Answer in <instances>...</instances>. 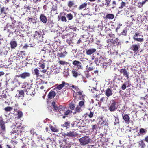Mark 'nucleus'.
<instances>
[{
	"label": "nucleus",
	"mask_w": 148,
	"mask_h": 148,
	"mask_svg": "<svg viewBox=\"0 0 148 148\" xmlns=\"http://www.w3.org/2000/svg\"><path fill=\"white\" fill-rule=\"evenodd\" d=\"M117 4L116 2L115 1H112V9H114L116 7V5Z\"/></svg>",
	"instance_id": "864d4df0"
},
{
	"label": "nucleus",
	"mask_w": 148,
	"mask_h": 148,
	"mask_svg": "<svg viewBox=\"0 0 148 148\" xmlns=\"http://www.w3.org/2000/svg\"><path fill=\"white\" fill-rule=\"evenodd\" d=\"M139 146L141 148H144L145 146V145L142 141H141L139 143Z\"/></svg>",
	"instance_id": "49530a36"
},
{
	"label": "nucleus",
	"mask_w": 148,
	"mask_h": 148,
	"mask_svg": "<svg viewBox=\"0 0 148 148\" xmlns=\"http://www.w3.org/2000/svg\"><path fill=\"white\" fill-rule=\"evenodd\" d=\"M8 8H6L4 7H1L0 6V12L1 14H4L6 16L7 14L6 12V10Z\"/></svg>",
	"instance_id": "cd10ccee"
},
{
	"label": "nucleus",
	"mask_w": 148,
	"mask_h": 148,
	"mask_svg": "<svg viewBox=\"0 0 148 148\" xmlns=\"http://www.w3.org/2000/svg\"><path fill=\"white\" fill-rule=\"evenodd\" d=\"M35 75L37 77H38L39 76V71L37 68H35L34 70Z\"/></svg>",
	"instance_id": "79ce46f5"
},
{
	"label": "nucleus",
	"mask_w": 148,
	"mask_h": 148,
	"mask_svg": "<svg viewBox=\"0 0 148 148\" xmlns=\"http://www.w3.org/2000/svg\"><path fill=\"white\" fill-rule=\"evenodd\" d=\"M34 37L36 38H38L40 37L41 36L42 34L41 33L40 31H36L35 32Z\"/></svg>",
	"instance_id": "2f4dec72"
},
{
	"label": "nucleus",
	"mask_w": 148,
	"mask_h": 148,
	"mask_svg": "<svg viewBox=\"0 0 148 148\" xmlns=\"http://www.w3.org/2000/svg\"><path fill=\"white\" fill-rule=\"evenodd\" d=\"M117 108L116 102L114 100H112L108 106V110L110 112H114L116 111Z\"/></svg>",
	"instance_id": "20e7f679"
},
{
	"label": "nucleus",
	"mask_w": 148,
	"mask_h": 148,
	"mask_svg": "<svg viewBox=\"0 0 148 148\" xmlns=\"http://www.w3.org/2000/svg\"><path fill=\"white\" fill-rule=\"evenodd\" d=\"M105 94L108 97L112 95V90H111L110 88H108L105 90Z\"/></svg>",
	"instance_id": "412c9836"
},
{
	"label": "nucleus",
	"mask_w": 148,
	"mask_h": 148,
	"mask_svg": "<svg viewBox=\"0 0 148 148\" xmlns=\"http://www.w3.org/2000/svg\"><path fill=\"white\" fill-rule=\"evenodd\" d=\"M10 47L12 49L15 48L17 45L16 41L13 40H11L10 43Z\"/></svg>",
	"instance_id": "4be33fe9"
},
{
	"label": "nucleus",
	"mask_w": 148,
	"mask_h": 148,
	"mask_svg": "<svg viewBox=\"0 0 148 148\" xmlns=\"http://www.w3.org/2000/svg\"><path fill=\"white\" fill-rule=\"evenodd\" d=\"M139 36H140V33H138V32H136L135 33V34L133 37V38L135 41L137 42H143L144 40L143 38H138Z\"/></svg>",
	"instance_id": "1a4fd4ad"
},
{
	"label": "nucleus",
	"mask_w": 148,
	"mask_h": 148,
	"mask_svg": "<svg viewBox=\"0 0 148 148\" xmlns=\"http://www.w3.org/2000/svg\"><path fill=\"white\" fill-rule=\"evenodd\" d=\"M88 114V116L90 118H91L94 115V112H91L89 114Z\"/></svg>",
	"instance_id": "bf43d9fd"
},
{
	"label": "nucleus",
	"mask_w": 148,
	"mask_h": 148,
	"mask_svg": "<svg viewBox=\"0 0 148 148\" xmlns=\"http://www.w3.org/2000/svg\"><path fill=\"white\" fill-rule=\"evenodd\" d=\"M96 51V49L95 48H90L88 49H86V53L87 55H90L95 53Z\"/></svg>",
	"instance_id": "dca6fc26"
},
{
	"label": "nucleus",
	"mask_w": 148,
	"mask_h": 148,
	"mask_svg": "<svg viewBox=\"0 0 148 148\" xmlns=\"http://www.w3.org/2000/svg\"><path fill=\"white\" fill-rule=\"evenodd\" d=\"M81 107H79V106L78 105L75 108L74 112H73L74 114H76V113L80 112L82 110L81 109Z\"/></svg>",
	"instance_id": "c9c22d12"
},
{
	"label": "nucleus",
	"mask_w": 148,
	"mask_h": 148,
	"mask_svg": "<svg viewBox=\"0 0 148 148\" xmlns=\"http://www.w3.org/2000/svg\"><path fill=\"white\" fill-rule=\"evenodd\" d=\"M96 64L95 63H91L89 65H87L86 66V69L87 71H92L95 69Z\"/></svg>",
	"instance_id": "9b49d317"
},
{
	"label": "nucleus",
	"mask_w": 148,
	"mask_h": 148,
	"mask_svg": "<svg viewBox=\"0 0 148 148\" xmlns=\"http://www.w3.org/2000/svg\"><path fill=\"white\" fill-rule=\"evenodd\" d=\"M32 85V83L30 84L26 82L25 84V87H27V88L30 87V86H31V85Z\"/></svg>",
	"instance_id": "13d9d810"
},
{
	"label": "nucleus",
	"mask_w": 148,
	"mask_h": 148,
	"mask_svg": "<svg viewBox=\"0 0 148 148\" xmlns=\"http://www.w3.org/2000/svg\"><path fill=\"white\" fill-rule=\"evenodd\" d=\"M65 16L63 15H59L58 16V20H60L62 22H66L67 20L66 17Z\"/></svg>",
	"instance_id": "bb28decb"
},
{
	"label": "nucleus",
	"mask_w": 148,
	"mask_h": 148,
	"mask_svg": "<svg viewBox=\"0 0 148 148\" xmlns=\"http://www.w3.org/2000/svg\"><path fill=\"white\" fill-rule=\"evenodd\" d=\"M69 108L72 110H74L75 108V105L74 104L71 103L70 105Z\"/></svg>",
	"instance_id": "4d7b16f0"
},
{
	"label": "nucleus",
	"mask_w": 148,
	"mask_h": 148,
	"mask_svg": "<svg viewBox=\"0 0 148 148\" xmlns=\"http://www.w3.org/2000/svg\"><path fill=\"white\" fill-rule=\"evenodd\" d=\"M59 63L61 64L64 65L65 64H66L68 63L67 62L65 61H60Z\"/></svg>",
	"instance_id": "680f3d73"
},
{
	"label": "nucleus",
	"mask_w": 148,
	"mask_h": 148,
	"mask_svg": "<svg viewBox=\"0 0 148 148\" xmlns=\"http://www.w3.org/2000/svg\"><path fill=\"white\" fill-rule=\"evenodd\" d=\"M49 127L51 130L53 132H58L59 131L58 129L51 125H50Z\"/></svg>",
	"instance_id": "58836bf2"
},
{
	"label": "nucleus",
	"mask_w": 148,
	"mask_h": 148,
	"mask_svg": "<svg viewBox=\"0 0 148 148\" xmlns=\"http://www.w3.org/2000/svg\"><path fill=\"white\" fill-rule=\"evenodd\" d=\"M56 95V94L55 91H51L48 95V98L49 99L53 98Z\"/></svg>",
	"instance_id": "b1692460"
},
{
	"label": "nucleus",
	"mask_w": 148,
	"mask_h": 148,
	"mask_svg": "<svg viewBox=\"0 0 148 148\" xmlns=\"http://www.w3.org/2000/svg\"><path fill=\"white\" fill-rule=\"evenodd\" d=\"M126 6V3L125 2L122 1L120 4V6L118 7L120 9H121Z\"/></svg>",
	"instance_id": "37998d69"
},
{
	"label": "nucleus",
	"mask_w": 148,
	"mask_h": 148,
	"mask_svg": "<svg viewBox=\"0 0 148 148\" xmlns=\"http://www.w3.org/2000/svg\"><path fill=\"white\" fill-rule=\"evenodd\" d=\"M39 66H40L42 69H44L45 67V64L44 63L41 64H40Z\"/></svg>",
	"instance_id": "338daca9"
},
{
	"label": "nucleus",
	"mask_w": 148,
	"mask_h": 148,
	"mask_svg": "<svg viewBox=\"0 0 148 148\" xmlns=\"http://www.w3.org/2000/svg\"><path fill=\"white\" fill-rule=\"evenodd\" d=\"M72 73L73 76L75 77H76L78 75L77 72L75 70H73L72 71Z\"/></svg>",
	"instance_id": "de8ad7c7"
},
{
	"label": "nucleus",
	"mask_w": 148,
	"mask_h": 148,
	"mask_svg": "<svg viewBox=\"0 0 148 148\" xmlns=\"http://www.w3.org/2000/svg\"><path fill=\"white\" fill-rule=\"evenodd\" d=\"M47 18L43 14H40V20L44 23H46L47 22Z\"/></svg>",
	"instance_id": "6ab92c4d"
},
{
	"label": "nucleus",
	"mask_w": 148,
	"mask_h": 148,
	"mask_svg": "<svg viewBox=\"0 0 148 148\" xmlns=\"http://www.w3.org/2000/svg\"><path fill=\"white\" fill-rule=\"evenodd\" d=\"M87 3L85 2L81 4L78 7V9L79 10H86V8L87 6Z\"/></svg>",
	"instance_id": "aec40b11"
},
{
	"label": "nucleus",
	"mask_w": 148,
	"mask_h": 148,
	"mask_svg": "<svg viewBox=\"0 0 148 148\" xmlns=\"http://www.w3.org/2000/svg\"><path fill=\"white\" fill-rule=\"evenodd\" d=\"M147 132L146 129H144L143 128H141L139 130V132H138L136 136H135L134 137L140 136L141 135H143L145 134Z\"/></svg>",
	"instance_id": "2eb2a0df"
},
{
	"label": "nucleus",
	"mask_w": 148,
	"mask_h": 148,
	"mask_svg": "<svg viewBox=\"0 0 148 148\" xmlns=\"http://www.w3.org/2000/svg\"><path fill=\"white\" fill-rule=\"evenodd\" d=\"M67 52L65 51L63 52H61L60 53H58L57 56L60 58H64L67 54Z\"/></svg>",
	"instance_id": "c756f323"
},
{
	"label": "nucleus",
	"mask_w": 148,
	"mask_h": 148,
	"mask_svg": "<svg viewBox=\"0 0 148 148\" xmlns=\"http://www.w3.org/2000/svg\"><path fill=\"white\" fill-rule=\"evenodd\" d=\"M105 5L107 7H108L110 6V3L111 2V0H105Z\"/></svg>",
	"instance_id": "09e8293b"
},
{
	"label": "nucleus",
	"mask_w": 148,
	"mask_h": 148,
	"mask_svg": "<svg viewBox=\"0 0 148 148\" xmlns=\"http://www.w3.org/2000/svg\"><path fill=\"white\" fill-rule=\"evenodd\" d=\"M106 42L109 44L118 45L120 42L119 39L116 38L115 39H109L107 40Z\"/></svg>",
	"instance_id": "39448f33"
},
{
	"label": "nucleus",
	"mask_w": 148,
	"mask_h": 148,
	"mask_svg": "<svg viewBox=\"0 0 148 148\" xmlns=\"http://www.w3.org/2000/svg\"><path fill=\"white\" fill-rule=\"evenodd\" d=\"M67 134V136L69 137H76L78 135V134L74 131H71L68 132Z\"/></svg>",
	"instance_id": "a211bd4d"
},
{
	"label": "nucleus",
	"mask_w": 148,
	"mask_h": 148,
	"mask_svg": "<svg viewBox=\"0 0 148 148\" xmlns=\"http://www.w3.org/2000/svg\"><path fill=\"white\" fill-rule=\"evenodd\" d=\"M82 100L80 101L78 103V105L82 108H84L85 107V100L84 99H81Z\"/></svg>",
	"instance_id": "7c9ffc66"
},
{
	"label": "nucleus",
	"mask_w": 148,
	"mask_h": 148,
	"mask_svg": "<svg viewBox=\"0 0 148 148\" xmlns=\"http://www.w3.org/2000/svg\"><path fill=\"white\" fill-rule=\"evenodd\" d=\"M113 116L115 119V121L114 122V125L115 126L117 124L119 125V121L118 116H116L114 115H113Z\"/></svg>",
	"instance_id": "72a5a7b5"
},
{
	"label": "nucleus",
	"mask_w": 148,
	"mask_h": 148,
	"mask_svg": "<svg viewBox=\"0 0 148 148\" xmlns=\"http://www.w3.org/2000/svg\"><path fill=\"white\" fill-rule=\"evenodd\" d=\"M70 123L69 121L65 122L64 124H62L61 126L64 127L67 129L70 127Z\"/></svg>",
	"instance_id": "473e14b6"
},
{
	"label": "nucleus",
	"mask_w": 148,
	"mask_h": 148,
	"mask_svg": "<svg viewBox=\"0 0 148 148\" xmlns=\"http://www.w3.org/2000/svg\"><path fill=\"white\" fill-rule=\"evenodd\" d=\"M13 82L16 87L19 86L20 84L19 81L16 78L14 79Z\"/></svg>",
	"instance_id": "a19ab883"
},
{
	"label": "nucleus",
	"mask_w": 148,
	"mask_h": 148,
	"mask_svg": "<svg viewBox=\"0 0 148 148\" xmlns=\"http://www.w3.org/2000/svg\"><path fill=\"white\" fill-rule=\"evenodd\" d=\"M114 18V15L112 14H108L104 17L105 20H106L108 19H112Z\"/></svg>",
	"instance_id": "c85d7f7f"
},
{
	"label": "nucleus",
	"mask_w": 148,
	"mask_h": 148,
	"mask_svg": "<svg viewBox=\"0 0 148 148\" xmlns=\"http://www.w3.org/2000/svg\"><path fill=\"white\" fill-rule=\"evenodd\" d=\"M13 109V107L10 106L5 107L4 108V110L6 112L10 111Z\"/></svg>",
	"instance_id": "c03bdc74"
},
{
	"label": "nucleus",
	"mask_w": 148,
	"mask_h": 148,
	"mask_svg": "<svg viewBox=\"0 0 148 148\" xmlns=\"http://www.w3.org/2000/svg\"><path fill=\"white\" fill-rule=\"evenodd\" d=\"M52 105L53 107V111L57 112L61 111H65L66 108V107L62 105H60L58 106L56 104V102L54 101H53L52 102Z\"/></svg>",
	"instance_id": "7ed1b4c3"
},
{
	"label": "nucleus",
	"mask_w": 148,
	"mask_h": 148,
	"mask_svg": "<svg viewBox=\"0 0 148 148\" xmlns=\"http://www.w3.org/2000/svg\"><path fill=\"white\" fill-rule=\"evenodd\" d=\"M70 35L69 34H67L66 35H63L62 37V38L63 39H65V38H68L69 37H70Z\"/></svg>",
	"instance_id": "e2e57ef3"
},
{
	"label": "nucleus",
	"mask_w": 148,
	"mask_h": 148,
	"mask_svg": "<svg viewBox=\"0 0 148 148\" xmlns=\"http://www.w3.org/2000/svg\"><path fill=\"white\" fill-rule=\"evenodd\" d=\"M90 92H92L95 96V98H97L98 97V94L99 92V90H97L96 88H95L94 87L92 88L90 90Z\"/></svg>",
	"instance_id": "f3484780"
},
{
	"label": "nucleus",
	"mask_w": 148,
	"mask_h": 148,
	"mask_svg": "<svg viewBox=\"0 0 148 148\" xmlns=\"http://www.w3.org/2000/svg\"><path fill=\"white\" fill-rule=\"evenodd\" d=\"M25 91V90H18L17 92L19 93V97H24V92Z\"/></svg>",
	"instance_id": "4c0bfd02"
},
{
	"label": "nucleus",
	"mask_w": 148,
	"mask_h": 148,
	"mask_svg": "<svg viewBox=\"0 0 148 148\" xmlns=\"http://www.w3.org/2000/svg\"><path fill=\"white\" fill-rule=\"evenodd\" d=\"M23 113L22 111H18L17 112V117L18 119H20L23 116Z\"/></svg>",
	"instance_id": "a18cd8bd"
},
{
	"label": "nucleus",
	"mask_w": 148,
	"mask_h": 148,
	"mask_svg": "<svg viewBox=\"0 0 148 148\" xmlns=\"http://www.w3.org/2000/svg\"><path fill=\"white\" fill-rule=\"evenodd\" d=\"M71 87L74 88L77 91H78L80 90L79 88L77 87L74 85H72Z\"/></svg>",
	"instance_id": "5fc2aeb1"
},
{
	"label": "nucleus",
	"mask_w": 148,
	"mask_h": 148,
	"mask_svg": "<svg viewBox=\"0 0 148 148\" xmlns=\"http://www.w3.org/2000/svg\"><path fill=\"white\" fill-rule=\"evenodd\" d=\"M25 52V51H20L19 52H18L17 53V55L21 57V55L24 52Z\"/></svg>",
	"instance_id": "0e129e2a"
},
{
	"label": "nucleus",
	"mask_w": 148,
	"mask_h": 148,
	"mask_svg": "<svg viewBox=\"0 0 148 148\" xmlns=\"http://www.w3.org/2000/svg\"><path fill=\"white\" fill-rule=\"evenodd\" d=\"M60 15H63L66 16L68 20H71L73 18V14L71 13L67 14L65 12L60 13Z\"/></svg>",
	"instance_id": "f8f14e48"
},
{
	"label": "nucleus",
	"mask_w": 148,
	"mask_h": 148,
	"mask_svg": "<svg viewBox=\"0 0 148 148\" xmlns=\"http://www.w3.org/2000/svg\"><path fill=\"white\" fill-rule=\"evenodd\" d=\"M120 73L123 74L124 76H125L127 79H128L129 77V73L125 68L121 69H119Z\"/></svg>",
	"instance_id": "6e6552de"
},
{
	"label": "nucleus",
	"mask_w": 148,
	"mask_h": 148,
	"mask_svg": "<svg viewBox=\"0 0 148 148\" xmlns=\"http://www.w3.org/2000/svg\"><path fill=\"white\" fill-rule=\"evenodd\" d=\"M25 92L27 95L32 97L34 96L35 94L34 89L32 88L31 86H30V87L26 89Z\"/></svg>",
	"instance_id": "0eeeda50"
},
{
	"label": "nucleus",
	"mask_w": 148,
	"mask_h": 148,
	"mask_svg": "<svg viewBox=\"0 0 148 148\" xmlns=\"http://www.w3.org/2000/svg\"><path fill=\"white\" fill-rule=\"evenodd\" d=\"M108 35L110 38H115V35L114 34L112 33L108 34Z\"/></svg>",
	"instance_id": "052dcab7"
},
{
	"label": "nucleus",
	"mask_w": 148,
	"mask_h": 148,
	"mask_svg": "<svg viewBox=\"0 0 148 148\" xmlns=\"http://www.w3.org/2000/svg\"><path fill=\"white\" fill-rule=\"evenodd\" d=\"M5 123L2 116L0 117V134L3 136L6 132Z\"/></svg>",
	"instance_id": "f03ea898"
},
{
	"label": "nucleus",
	"mask_w": 148,
	"mask_h": 148,
	"mask_svg": "<svg viewBox=\"0 0 148 148\" xmlns=\"http://www.w3.org/2000/svg\"><path fill=\"white\" fill-rule=\"evenodd\" d=\"M30 132L31 134H32L33 136H37V134L36 132H35L34 131V130L33 129L31 130H30Z\"/></svg>",
	"instance_id": "6e6d98bb"
},
{
	"label": "nucleus",
	"mask_w": 148,
	"mask_h": 148,
	"mask_svg": "<svg viewBox=\"0 0 148 148\" xmlns=\"http://www.w3.org/2000/svg\"><path fill=\"white\" fill-rule=\"evenodd\" d=\"M67 5L68 7L70 8L73 7H75L74 2L73 1H69Z\"/></svg>",
	"instance_id": "f704fd0d"
},
{
	"label": "nucleus",
	"mask_w": 148,
	"mask_h": 148,
	"mask_svg": "<svg viewBox=\"0 0 148 148\" xmlns=\"http://www.w3.org/2000/svg\"><path fill=\"white\" fill-rule=\"evenodd\" d=\"M72 64L75 66H76V68L77 69H81L82 68L81 63L79 61L75 60L73 62Z\"/></svg>",
	"instance_id": "ddd939ff"
},
{
	"label": "nucleus",
	"mask_w": 148,
	"mask_h": 148,
	"mask_svg": "<svg viewBox=\"0 0 148 148\" xmlns=\"http://www.w3.org/2000/svg\"><path fill=\"white\" fill-rule=\"evenodd\" d=\"M28 20L29 22L33 23V24L36 23V20L34 18H31L30 17H28Z\"/></svg>",
	"instance_id": "ea45409f"
},
{
	"label": "nucleus",
	"mask_w": 148,
	"mask_h": 148,
	"mask_svg": "<svg viewBox=\"0 0 148 148\" xmlns=\"http://www.w3.org/2000/svg\"><path fill=\"white\" fill-rule=\"evenodd\" d=\"M22 78L23 79H25L27 77H30L31 74L30 73L28 72H24L22 74Z\"/></svg>",
	"instance_id": "5701e85b"
},
{
	"label": "nucleus",
	"mask_w": 148,
	"mask_h": 148,
	"mask_svg": "<svg viewBox=\"0 0 148 148\" xmlns=\"http://www.w3.org/2000/svg\"><path fill=\"white\" fill-rule=\"evenodd\" d=\"M57 7L56 6H53L52 8V11H57Z\"/></svg>",
	"instance_id": "69168bd1"
},
{
	"label": "nucleus",
	"mask_w": 148,
	"mask_h": 148,
	"mask_svg": "<svg viewBox=\"0 0 148 148\" xmlns=\"http://www.w3.org/2000/svg\"><path fill=\"white\" fill-rule=\"evenodd\" d=\"M127 29H125L121 33V34L123 35L126 36L127 35Z\"/></svg>",
	"instance_id": "8fccbe9b"
},
{
	"label": "nucleus",
	"mask_w": 148,
	"mask_h": 148,
	"mask_svg": "<svg viewBox=\"0 0 148 148\" xmlns=\"http://www.w3.org/2000/svg\"><path fill=\"white\" fill-rule=\"evenodd\" d=\"M147 1V0H142L141 2L140 1L138 3V7L141 8L142 7L143 5L145 4Z\"/></svg>",
	"instance_id": "e433bc0d"
},
{
	"label": "nucleus",
	"mask_w": 148,
	"mask_h": 148,
	"mask_svg": "<svg viewBox=\"0 0 148 148\" xmlns=\"http://www.w3.org/2000/svg\"><path fill=\"white\" fill-rule=\"evenodd\" d=\"M130 114H126L124 115L122 114V116L123 119L125 123L129 124L130 122Z\"/></svg>",
	"instance_id": "9d476101"
},
{
	"label": "nucleus",
	"mask_w": 148,
	"mask_h": 148,
	"mask_svg": "<svg viewBox=\"0 0 148 148\" xmlns=\"http://www.w3.org/2000/svg\"><path fill=\"white\" fill-rule=\"evenodd\" d=\"M103 58L102 56H100L99 58H96L94 62L96 64V65H97V63H101L103 62Z\"/></svg>",
	"instance_id": "393cba45"
},
{
	"label": "nucleus",
	"mask_w": 148,
	"mask_h": 148,
	"mask_svg": "<svg viewBox=\"0 0 148 148\" xmlns=\"http://www.w3.org/2000/svg\"><path fill=\"white\" fill-rule=\"evenodd\" d=\"M80 145L82 146H85L89 144L92 143V140L89 136H85L80 138L79 139Z\"/></svg>",
	"instance_id": "f257e3e1"
},
{
	"label": "nucleus",
	"mask_w": 148,
	"mask_h": 148,
	"mask_svg": "<svg viewBox=\"0 0 148 148\" xmlns=\"http://www.w3.org/2000/svg\"><path fill=\"white\" fill-rule=\"evenodd\" d=\"M72 113V111H71L69 110H68L66 111L64 113V114L65 116H67L70 114H71Z\"/></svg>",
	"instance_id": "603ef678"
},
{
	"label": "nucleus",
	"mask_w": 148,
	"mask_h": 148,
	"mask_svg": "<svg viewBox=\"0 0 148 148\" xmlns=\"http://www.w3.org/2000/svg\"><path fill=\"white\" fill-rule=\"evenodd\" d=\"M66 42L69 45L72 43V38H69L67 39L66 40Z\"/></svg>",
	"instance_id": "3c124183"
},
{
	"label": "nucleus",
	"mask_w": 148,
	"mask_h": 148,
	"mask_svg": "<svg viewBox=\"0 0 148 148\" xmlns=\"http://www.w3.org/2000/svg\"><path fill=\"white\" fill-rule=\"evenodd\" d=\"M83 91L82 90H79L77 92V95L79 96V99L80 100L84 99V96H85L83 94Z\"/></svg>",
	"instance_id": "a878e982"
},
{
	"label": "nucleus",
	"mask_w": 148,
	"mask_h": 148,
	"mask_svg": "<svg viewBox=\"0 0 148 148\" xmlns=\"http://www.w3.org/2000/svg\"><path fill=\"white\" fill-rule=\"evenodd\" d=\"M140 47V45L138 43L133 44L130 46L129 49L135 53L139 51Z\"/></svg>",
	"instance_id": "423d86ee"
},
{
	"label": "nucleus",
	"mask_w": 148,
	"mask_h": 148,
	"mask_svg": "<svg viewBox=\"0 0 148 148\" xmlns=\"http://www.w3.org/2000/svg\"><path fill=\"white\" fill-rule=\"evenodd\" d=\"M62 84H60L59 85L58 84H56V86H57L56 88L58 89L59 90H60L65 85H67V86L69 85V84L68 83H66L64 81H62Z\"/></svg>",
	"instance_id": "4468645a"
},
{
	"label": "nucleus",
	"mask_w": 148,
	"mask_h": 148,
	"mask_svg": "<svg viewBox=\"0 0 148 148\" xmlns=\"http://www.w3.org/2000/svg\"><path fill=\"white\" fill-rule=\"evenodd\" d=\"M126 88V84H123L122 85V87H121V88L123 90H125Z\"/></svg>",
	"instance_id": "774afa93"
}]
</instances>
